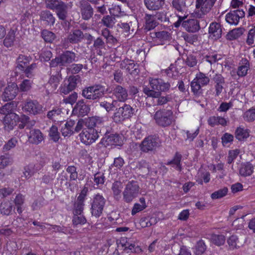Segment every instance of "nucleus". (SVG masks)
I'll list each match as a JSON object with an SVG mask.
<instances>
[{"label": "nucleus", "mask_w": 255, "mask_h": 255, "mask_svg": "<svg viewBox=\"0 0 255 255\" xmlns=\"http://www.w3.org/2000/svg\"><path fill=\"white\" fill-rule=\"evenodd\" d=\"M112 94L120 102H125L128 97V90L121 85L115 84L112 88H106L101 84L85 87L82 91V95L89 100L98 101L104 97L105 94Z\"/></svg>", "instance_id": "nucleus-1"}, {"label": "nucleus", "mask_w": 255, "mask_h": 255, "mask_svg": "<svg viewBox=\"0 0 255 255\" xmlns=\"http://www.w3.org/2000/svg\"><path fill=\"white\" fill-rule=\"evenodd\" d=\"M31 60V57L23 54H19L16 59V70L29 79L35 76V71L37 69L36 63L33 62L30 64Z\"/></svg>", "instance_id": "nucleus-2"}, {"label": "nucleus", "mask_w": 255, "mask_h": 255, "mask_svg": "<svg viewBox=\"0 0 255 255\" xmlns=\"http://www.w3.org/2000/svg\"><path fill=\"white\" fill-rule=\"evenodd\" d=\"M116 110L112 117L113 120L116 123H122L126 120L130 119L134 114V109L130 105L118 102V107Z\"/></svg>", "instance_id": "nucleus-3"}, {"label": "nucleus", "mask_w": 255, "mask_h": 255, "mask_svg": "<svg viewBox=\"0 0 255 255\" xmlns=\"http://www.w3.org/2000/svg\"><path fill=\"white\" fill-rule=\"evenodd\" d=\"M76 54L74 52L66 50L51 60L49 66L50 68H55L58 66L67 67L76 61Z\"/></svg>", "instance_id": "nucleus-4"}, {"label": "nucleus", "mask_w": 255, "mask_h": 255, "mask_svg": "<svg viewBox=\"0 0 255 255\" xmlns=\"http://www.w3.org/2000/svg\"><path fill=\"white\" fill-rule=\"evenodd\" d=\"M153 119L158 126L167 127L172 123L173 112L170 110L160 109L155 112Z\"/></svg>", "instance_id": "nucleus-5"}, {"label": "nucleus", "mask_w": 255, "mask_h": 255, "mask_svg": "<svg viewBox=\"0 0 255 255\" xmlns=\"http://www.w3.org/2000/svg\"><path fill=\"white\" fill-rule=\"evenodd\" d=\"M186 16H178V20L174 23L175 27H178L181 24L182 27L187 31L190 32H196L200 29V21L196 19H189L186 20L184 19ZM200 22H204L201 20Z\"/></svg>", "instance_id": "nucleus-6"}, {"label": "nucleus", "mask_w": 255, "mask_h": 255, "mask_svg": "<svg viewBox=\"0 0 255 255\" xmlns=\"http://www.w3.org/2000/svg\"><path fill=\"white\" fill-rule=\"evenodd\" d=\"M139 190V187L136 181L128 182L123 192L124 201L127 203L131 202L138 196Z\"/></svg>", "instance_id": "nucleus-7"}, {"label": "nucleus", "mask_w": 255, "mask_h": 255, "mask_svg": "<svg viewBox=\"0 0 255 255\" xmlns=\"http://www.w3.org/2000/svg\"><path fill=\"white\" fill-rule=\"evenodd\" d=\"M106 202L104 197L99 194H96L94 197L91 208L92 216L98 218L102 214Z\"/></svg>", "instance_id": "nucleus-8"}, {"label": "nucleus", "mask_w": 255, "mask_h": 255, "mask_svg": "<svg viewBox=\"0 0 255 255\" xmlns=\"http://www.w3.org/2000/svg\"><path fill=\"white\" fill-rule=\"evenodd\" d=\"M160 140L155 135H150L145 138L140 144V150L144 152L152 151L159 146Z\"/></svg>", "instance_id": "nucleus-9"}, {"label": "nucleus", "mask_w": 255, "mask_h": 255, "mask_svg": "<svg viewBox=\"0 0 255 255\" xmlns=\"http://www.w3.org/2000/svg\"><path fill=\"white\" fill-rule=\"evenodd\" d=\"M149 84L152 89L160 91L161 94V92H168L170 87L173 86V83H172L171 80L165 82L160 78H150Z\"/></svg>", "instance_id": "nucleus-10"}, {"label": "nucleus", "mask_w": 255, "mask_h": 255, "mask_svg": "<svg viewBox=\"0 0 255 255\" xmlns=\"http://www.w3.org/2000/svg\"><path fill=\"white\" fill-rule=\"evenodd\" d=\"M217 0H196V8L199 12L197 16L202 18L203 15L209 13Z\"/></svg>", "instance_id": "nucleus-11"}, {"label": "nucleus", "mask_w": 255, "mask_h": 255, "mask_svg": "<svg viewBox=\"0 0 255 255\" xmlns=\"http://www.w3.org/2000/svg\"><path fill=\"white\" fill-rule=\"evenodd\" d=\"M79 136L81 141L86 144L90 145L96 141L99 137L95 129L85 128L80 133Z\"/></svg>", "instance_id": "nucleus-12"}, {"label": "nucleus", "mask_w": 255, "mask_h": 255, "mask_svg": "<svg viewBox=\"0 0 255 255\" xmlns=\"http://www.w3.org/2000/svg\"><path fill=\"white\" fill-rule=\"evenodd\" d=\"M122 143V138L119 134L110 132L108 135L103 137L100 142L97 144V146L101 147V145H103L104 147L112 145H120Z\"/></svg>", "instance_id": "nucleus-13"}, {"label": "nucleus", "mask_w": 255, "mask_h": 255, "mask_svg": "<svg viewBox=\"0 0 255 255\" xmlns=\"http://www.w3.org/2000/svg\"><path fill=\"white\" fill-rule=\"evenodd\" d=\"M245 15V11L243 9L230 10L226 15V21L232 25H237L240 19Z\"/></svg>", "instance_id": "nucleus-14"}, {"label": "nucleus", "mask_w": 255, "mask_h": 255, "mask_svg": "<svg viewBox=\"0 0 255 255\" xmlns=\"http://www.w3.org/2000/svg\"><path fill=\"white\" fill-rule=\"evenodd\" d=\"M79 75L71 76L61 87L60 92L65 95L73 91L77 86L78 82L80 79Z\"/></svg>", "instance_id": "nucleus-15"}, {"label": "nucleus", "mask_w": 255, "mask_h": 255, "mask_svg": "<svg viewBox=\"0 0 255 255\" xmlns=\"http://www.w3.org/2000/svg\"><path fill=\"white\" fill-rule=\"evenodd\" d=\"M80 13L82 19L89 20L94 14V9L91 5L87 1L82 0L79 2Z\"/></svg>", "instance_id": "nucleus-16"}, {"label": "nucleus", "mask_w": 255, "mask_h": 255, "mask_svg": "<svg viewBox=\"0 0 255 255\" xmlns=\"http://www.w3.org/2000/svg\"><path fill=\"white\" fill-rule=\"evenodd\" d=\"M23 110L34 115L42 112V106L36 101H27L23 107Z\"/></svg>", "instance_id": "nucleus-17"}, {"label": "nucleus", "mask_w": 255, "mask_h": 255, "mask_svg": "<svg viewBox=\"0 0 255 255\" xmlns=\"http://www.w3.org/2000/svg\"><path fill=\"white\" fill-rule=\"evenodd\" d=\"M120 67L122 69H125L129 74L134 76L138 75L139 72L138 65L130 59H126L123 60Z\"/></svg>", "instance_id": "nucleus-18"}, {"label": "nucleus", "mask_w": 255, "mask_h": 255, "mask_svg": "<svg viewBox=\"0 0 255 255\" xmlns=\"http://www.w3.org/2000/svg\"><path fill=\"white\" fill-rule=\"evenodd\" d=\"M18 92V87L14 83L8 85L5 89L1 98L4 101L13 100L17 95Z\"/></svg>", "instance_id": "nucleus-19"}, {"label": "nucleus", "mask_w": 255, "mask_h": 255, "mask_svg": "<svg viewBox=\"0 0 255 255\" xmlns=\"http://www.w3.org/2000/svg\"><path fill=\"white\" fill-rule=\"evenodd\" d=\"M44 135L39 129L32 128L28 134V141L30 143L38 145L44 140Z\"/></svg>", "instance_id": "nucleus-20"}, {"label": "nucleus", "mask_w": 255, "mask_h": 255, "mask_svg": "<svg viewBox=\"0 0 255 255\" xmlns=\"http://www.w3.org/2000/svg\"><path fill=\"white\" fill-rule=\"evenodd\" d=\"M90 108L87 105L84 100H79L75 105L73 112L78 115L79 116L84 117L89 113Z\"/></svg>", "instance_id": "nucleus-21"}, {"label": "nucleus", "mask_w": 255, "mask_h": 255, "mask_svg": "<svg viewBox=\"0 0 255 255\" xmlns=\"http://www.w3.org/2000/svg\"><path fill=\"white\" fill-rule=\"evenodd\" d=\"M222 28L220 23L216 21L210 23L209 27V34L212 38L217 40L221 37Z\"/></svg>", "instance_id": "nucleus-22"}, {"label": "nucleus", "mask_w": 255, "mask_h": 255, "mask_svg": "<svg viewBox=\"0 0 255 255\" xmlns=\"http://www.w3.org/2000/svg\"><path fill=\"white\" fill-rule=\"evenodd\" d=\"M212 80L215 84V96H219L224 89L223 85L225 83V78L221 74H216L212 78Z\"/></svg>", "instance_id": "nucleus-23"}, {"label": "nucleus", "mask_w": 255, "mask_h": 255, "mask_svg": "<svg viewBox=\"0 0 255 255\" xmlns=\"http://www.w3.org/2000/svg\"><path fill=\"white\" fill-rule=\"evenodd\" d=\"M54 9L56 10V14L59 19L62 20H66L68 17V11L67 5L65 2L59 1Z\"/></svg>", "instance_id": "nucleus-24"}, {"label": "nucleus", "mask_w": 255, "mask_h": 255, "mask_svg": "<svg viewBox=\"0 0 255 255\" xmlns=\"http://www.w3.org/2000/svg\"><path fill=\"white\" fill-rule=\"evenodd\" d=\"M189 0H172L171 6L176 11L183 13L190 5Z\"/></svg>", "instance_id": "nucleus-25"}, {"label": "nucleus", "mask_w": 255, "mask_h": 255, "mask_svg": "<svg viewBox=\"0 0 255 255\" xmlns=\"http://www.w3.org/2000/svg\"><path fill=\"white\" fill-rule=\"evenodd\" d=\"M165 3V0H144L145 7L149 10L156 11L161 9Z\"/></svg>", "instance_id": "nucleus-26"}, {"label": "nucleus", "mask_w": 255, "mask_h": 255, "mask_svg": "<svg viewBox=\"0 0 255 255\" xmlns=\"http://www.w3.org/2000/svg\"><path fill=\"white\" fill-rule=\"evenodd\" d=\"M14 207L12 203L10 201L5 200L0 204V213L4 216H10L14 211Z\"/></svg>", "instance_id": "nucleus-27"}, {"label": "nucleus", "mask_w": 255, "mask_h": 255, "mask_svg": "<svg viewBox=\"0 0 255 255\" xmlns=\"http://www.w3.org/2000/svg\"><path fill=\"white\" fill-rule=\"evenodd\" d=\"M84 37V35L81 30L75 29L69 34L67 40L71 43L76 44L81 42Z\"/></svg>", "instance_id": "nucleus-28"}, {"label": "nucleus", "mask_w": 255, "mask_h": 255, "mask_svg": "<svg viewBox=\"0 0 255 255\" xmlns=\"http://www.w3.org/2000/svg\"><path fill=\"white\" fill-rule=\"evenodd\" d=\"M254 167L250 162H246L241 164L239 174L243 177L251 176L254 172Z\"/></svg>", "instance_id": "nucleus-29"}, {"label": "nucleus", "mask_w": 255, "mask_h": 255, "mask_svg": "<svg viewBox=\"0 0 255 255\" xmlns=\"http://www.w3.org/2000/svg\"><path fill=\"white\" fill-rule=\"evenodd\" d=\"M19 119V116L15 113H10L5 116L3 119V123L8 127L10 129H12L16 125Z\"/></svg>", "instance_id": "nucleus-30"}, {"label": "nucleus", "mask_w": 255, "mask_h": 255, "mask_svg": "<svg viewBox=\"0 0 255 255\" xmlns=\"http://www.w3.org/2000/svg\"><path fill=\"white\" fill-rule=\"evenodd\" d=\"M75 121L70 119L64 125V127L61 128V133L63 136H70L74 133V126L75 125Z\"/></svg>", "instance_id": "nucleus-31"}, {"label": "nucleus", "mask_w": 255, "mask_h": 255, "mask_svg": "<svg viewBox=\"0 0 255 255\" xmlns=\"http://www.w3.org/2000/svg\"><path fill=\"white\" fill-rule=\"evenodd\" d=\"M207 122L208 125L212 127L219 125L225 127L228 123L225 118L220 116H211L208 118Z\"/></svg>", "instance_id": "nucleus-32"}, {"label": "nucleus", "mask_w": 255, "mask_h": 255, "mask_svg": "<svg viewBox=\"0 0 255 255\" xmlns=\"http://www.w3.org/2000/svg\"><path fill=\"white\" fill-rule=\"evenodd\" d=\"M40 19L41 20L45 22L47 25H53L55 18L53 14L49 10H42L40 14Z\"/></svg>", "instance_id": "nucleus-33"}, {"label": "nucleus", "mask_w": 255, "mask_h": 255, "mask_svg": "<svg viewBox=\"0 0 255 255\" xmlns=\"http://www.w3.org/2000/svg\"><path fill=\"white\" fill-rule=\"evenodd\" d=\"M103 118L100 117H92L88 118L85 122L87 129H96L102 124Z\"/></svg>", "instance_id": "nucleus-34"}, {"label": "nucleus", "mask_w": 255, "mask_h": 255, "mask_svg": "<svg viewBox=\"0 0 255 255\" xmlns=\"http://www.w3.org/2000/svg\"><path fill=\"white\" fill-rule=\"evenodd\" d=\"M155 36L153 37L156 38V41L161 42V44L163 45L166 42H169L171 37L170 33L166 31H161L153 33Z\"/></svg>", "instance_id": "nucleus-35"}, {"label": "nucleus", "mask_w": 255, "mask_h": 255, "mask_svg": "<svg viewBox=\"0 0 255 255\" xmlns=\"http://www.w3.org/2000/svg\"><path fill=\"white\" fill-rule=\"evenodd\" d=\"M238 67L237 74L239 77H244L248 74V71L250 69V62L246 58L242 59L241 63Z\"/></svg>", "instance_id": "nucleus-36"}, {"label": "nucleus", "mask_w": 255, "mask_h": 255, "mask_svg": "<svg viewBox=\"0 0 255 255\" xmlns=\"http://www.w3.org/2000/svg\"><path fill=\"white\" fill-rule=\"evenodd\" d=\"M182 155L178 152H176L173 159L168 161L166 163L168 165H171L175 169L181 171L182 170L181 161L182 159Z\"/></svg>", "instance_id": "nucleus-37"}, {"label": "nucleus", "mask_w": 255, "mask_h": 255, "mask_svg": "<svg viewBox=\"0 0 255 255\" xmlns=\"http://www.w3.org/2000/svg\"><path fill=\"white\" fill-rule=\"evenodd\" d=\"M145 25L144 29L149 31L154 29L157 25L154 16L151 14H146L144 17Z\"/></svg>", "instance_id": "nucleus-38"}, {"label": "nucleus", "mask_w": 255, "mask_h": 255, "mask_svg": "<svg viewBox=\"0 0 255 255\" xmlns=\"http://www.w3.org/2000/svg\"><path fill=\"white\" fill-rule=\"evenodd\" d=\"M40 169L38 164H29L24 168V171L23 172L24 176L26 178L28 179Z\"/></svg>", "instance_id": "nucleus-39"}, {"label": "nucleus", "mask_w": 255, "mask_h": 255, "mask_svg": "<svg viewBox=\"0 0 255 255\" xmlns=\"http://www.w3.org/2000/svg\"><path fill=\"white\" fill-rule=\"evenodd\" d=\"M172 253L175 255H191L186 247L181 246L179 244L173 245L171 248Z\"/></svg>", "instance_id": "nucleus-40"}, {"label": "nucleus", "mask_w": 255, "mask_h": 255, "mask_svg": "<svg viewBox=\"0 0 255 255\" xmlns=\"http://www.w3.org/2000/svg\"><path fill=\"white\" fill-rule=\"evenodd\" d=\"M17 107V104L15 102H11L5 104L0 108V114L5 116L10 113H14Z\"/></svg>", "instance_id": "nucleus-41"}, {"label": "nucleus", "mask_w": 255, "mask_h": 255, "mask_svg": "<svg viewBox=\"0 0 255 255\" xmlns=\"http://www.w3.org/2000/svg\"><path fill=\"white\" fill-rule=\"evenodd\" d=\"M123 188V185L120 181L114 182L112 186V190L113 191L114 199L117 201H119L121 198V192Z\"/></svg>", "instance_id": "nucleus-42"}, {"label": "nucleus", "mask_w": 255, "mask_h": 255, "mask_svg": "<svg viewBox=\"0 0 255 255\" xmlns=\"http://www.w3.org/2000/svg\"><path fill=\"white\" fill-rule=\"evenodd\" d=\"M24 196L20 193L16 195L13 200L16 211L19 214H21L23 212V209L22 206L24 203Z\"/></svg>", "instance_id": "nucleus-43"}, {"label": "nucleus", "mask_w": 255, "mask_h": 255, "mask_svg": "<svg viewBox=\"0 0 255 255\" xmlns=\"http://www.w3.org/2000/svg\"><path fill=\"white\" fill-rule=\"evenodd\" d=\"M15 32L13 29H10L8 31L3 40V44L5 46L9 47L13 45L15 40Z\"/></svg>", "instance_id": "nucleus-44"}, {"label": "nucleus", "mask_w": 255, "mask_h": 255, "mask_svg": "<svg viewBox=\"0 0 255 255\" xmlns=\"http://www.w3.org/2000/svg\"><path fill=\"white\" fill-rule=\"evenodd\" d=\"M95 129L98 135L105 136L110 133L111 128L105 125L103 119L101 125L98 126Z\"/></svg>", "instance_id": "nucleus-45"}, {"label": "nucleus", "mask_w": 255, "mask_h": 255, "mask_svg": "<svg viewBox=\"0 0 255 255\" xmlns=\"http://www.w3.org/2000/svg\"><path fill=\"white\" fill-rule=\"evenodd\" d=\"M100 107L104 108L107 112L113 111L115 108L118 107V101L116 100H112L111 103L104 101L100 102Z\"/></svg>", "instance_id": "nucleus-46"}, {"label": "nucleus", "mask_w": 255, "mask_h": 255, "mask_svg": "<svg viewBox=\"0 0 255 255\" xmlns=\"http://www.w3.org/2000/svg\"><path fill=\"white\" fill-rule=\"evenodd\" d=\"M243 33V29L241 28H235L230 31L226 35V38L229 40H233L240 37Z\"/></svg>", "instance_id": "nucleus-47"}, {"label": "nucleus", "mask_w": 255, "mask_h": 255, "mask_svg": "<svg viewBox=\"0 0 255 255\" xmlns=\"http://www.w3.org/2000/svg\"><path fill=\"white\" fill-rule=\"evenodd\" d=\"M249 129L238 128L235 131V137L239 140H243L249 136Z\"/></svg>", "instance_id": "nucleus-48"}, {"label": "nucleus", "mask_w": 255, "mask_h": 255, "mask_svg": "<svg viewBox=\"0 0 255 255\" xmlns=\"http://www.w3.org/2000/svg\"><path fill=\"white\" fill-rule=\"evenodd\" d=\"M131 22H120L118 24V26L121 29L122 32L124 33L125 36H128L129 34H132L133 29H131L130 26Z\"/></svg>", "instance_id": "nucleus-49"}, {"label": "nucleus", "mask_w": 255, "mask_h": 255, "mask_svg": "<svg viewBox=\"0 0 255 255\" xmlns=\"http://www.w3.org/2000/svg\"><path fill=\"white\" fill-rule=\"evenodd\" d=\"M105 43L103 40V39L101 37H99L94 40L93 44V48L95 50L99 51L98 54L99 55H102L101 50L102 49H105Z\"/></svg>", "instance_id": "nucleus-50"}, {"label": "nucleus", "mask_w": 255, "mask_h": 255, "mask_svg": "<svg viewBox=\"0 0 255 255\" xmlns=\"http://www.w3.org/2000/svg\"><path fill=\"white\" fill-rule=\"evenodd\" d=\"M41 36L46 42L52 43L56 36L55 34L47 29H44L41 32Z\"/></svg>", "instance_id": "nucleus-51"}, {"label": "nucleus", "mask_w": 255, "mask_h": 255, "mask_svg": "<svg viewBox=\"0 0 255 255\" xmlns=\"http://www.w3.org/2000/svg\"><path fill=\"white\" fill-rule=\"evenodd\" d=\"M195 79L202 86H206L210 82L209 78L206 76L204 73L202 72L198 73Z\"/></svg>", "instance_id": "nucleus-52"}, {"label": "nucleus", "mask_w": 255, "mask_h": 255, "mask_svg": "<svg viewBox=\"0 0 255 255\" xmlns=\"http://www.w3.org/2000/svg\"><path fill=\"white\" fill-rule=\"evenodd\" d=\"M115 18L111 15L104 16L101 20V23L108 28L113 27L115 24Z\"/></svg>", "instance_id": "nucleus-53"}, {"label": "nucleus", "mask_w": 255, "mask_h": 255, "mask_svg": "<svg viewBox=\"0 0 255 255\" xmlns=\"http://www.w3.org/2000/svg\"><path fill=\"white\" fill-rule=\"evenodd\" d=\"M66 171L69 174V180L70 181H76L78 178L77 168L75 166H68L66 168Z\"/></svg>", "instance_id": "nucleus-54"}, {"label": "nucleus", "mask_w": 255, "mask_h": 255, "mask_svg": "<svg viewBox=\"0 0 255 255\" xmlns=\"http://www.w3.org/2000/svg\"><path fill=\"white\" fill-rule=\"evenodd\" d=\"M228 191V188L225 187L222 189H220L219 190L213 192L211 194V197L214 200L221 198L227 194Z\"/></svg>", "instance_id": "nucleus-55"}, {"label": "nucleus", "mask_w": 255, "mask_h": 255, "mask_svg": "<svg viewBox=\"0 0 255 255\" xmlns=\"http://www.w3.org/2000/svg\"><path fill=\"white\" fill-rule=\"evenodd\" d=\"M211 241L215 245L220 246L225 243V237L223 235L214 234L211 236Z\"/></svg>", "instance_id": "nucleus-56"}, {"label": "nucleus", "mask_w": 255, "mask_h": 255, "mask_svg": "<svg viewBox=\"0 0 255 255\" xmlns=\"http://www.w3.org/2000/svg\"><path fill=\"white\" fill-rule=\"evenodd\" d=\"M56 173V172L55 174H53L49 172L47 174H44L41 178V183L46 185L51 184L55 178Z\"/></svg>", "instance_id": "nucleus-57"}, {"label": "nucleus", "mask_w": 255, "mask_h": 255, "mask_svg": "<svg viewBox=\"0 0 255 255\" xmlns=\"http://www.w3.org/2000/svg\"><path fill=\"white\" fill-rule=\"evenodd\" d=\"M227 243L232 249H236L240 247L238 237L236 235H232L227 240Z\"/></svg>", "instance_id": "nucleus-58"}, {"label": "nucleus", "mask_w": 255, "mask_h": 255, "mask_svg": "<svg viewBox=\"0 0 255 255\" xmlns=\"http://www.w3.org/2000/svg\"><path fill=\"white\" fill-rule=\"evenodd\" d=\"M13 162L11 158L5 155L0 156V169H4L7 166L11 165Z\"/></svg>", "instance_id": "nucleus-59"}, {"label": "nucleus", "mask_w": 255, "mask_h": 255, "mask_svg": "<svg viewBox=\"0 0 255 255\" xmlns=\"http://www.w3.org/2000/svg\"><path fill=\"white\" fill-rule=\"evenodd\" d=\"M33 82L29 79H25L22 81L19 85L18 89L22 92H27L30 90Z\"/></svg>", "instance_id": "nucleus-60"}, {"label": "nucleus", "mask_w": 255, "mask_h": 255, "mask_svg": "<svg viewBox=\"0 0 255 255\" xmlns=\"http://www.w3.org/2000/svg\"><path fill=\"white\" fill-rule=\"evenodd\" d=\"M171 100V98L169 95L165 96H161V95H160L156 99V101H154V103L155 105L162 106L166 104Z\"/></svg>", "instance_id": "nucleus-61"}, {"label": "nucleus", "mask_w": 255, "mask_h": 255, "mask_svg": "<svg viewBox=\"0 0 255 255\" xmlns=\"http://www.w3.org/2000/svg\"><path fill=\"white\" fill-rule=\"evenodd\" d=\"M49 135L51 139L54 142L58 141L60 138V134L58 131V128L55 126H53L50 128Z\"/></svg>", "instance_id": "nucleus-62"}, {"label": "nucleus", "mask_w": 255, "mask_h": 255, "mask_svg": "<svg viewBox=\"0 0 255 255\" xmlns=\"http://www.w3.org/2000/svg\"><path fill=\"white\" fill-rule=\"evenodd\" d=\"M191 90L194 95H199L201 93V85L194 78L191 83Z\"/></svg>", "instance_id": "nucleus-63"}, {"label": "nucleus", "mask_w": 255, "mask_h": 255, "mask_svg": "<svg viewBox=\"0 0 255 255\" xmlns=\"http://www.w3.org/2000/svg\"><path fill=\"white\" fill-rule=\"evenodd\" d=\"M244 119L247 122H253L255 120V109H250L246 111L244 115Z\"/></svg>", "instance_id": "nucleus-64"}]
</instances>
